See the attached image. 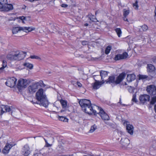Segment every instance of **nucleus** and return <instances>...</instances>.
Masks as SVG:
<instances>
[{
	"mask_svg": "<svg viewBox=\"0 0 156 156\" xmlns=\"http://www.w3.org/2000/svg\"><path fill=\"white\" fill-rule=\"evenodd\" d=\"M79 104L82 110L85 112L89 114L94 113L95 115L96 113L95 109L99 108V107L96 105H92L90 101L87 99L80 100L79 101Z\"/></svg>",
	"mask_w": 156,
	"mask_h": 156,
	"instance_id": "nucleus-1",
	"label": "nucleus"
},
{
	"mask_svg": "<svg viewBox=\"0 0 156 156\" xmlns=\"http://www.w3.org/2000/svg\"><path fill=\"white\" fill-rule=\"evenodd\" d=\"M36 99L39 104L42 106L46 108L49 104L46 96L44 94L43 90L39 89L36 93Z\"/></svg>",
	"mask_w": 156,
	"mask_h": 156,
	"instance_id": "nucleus-2",
	"label": "nucleus"
},
{
	"mask_svg": "<svg viewBox=\"0 0 156 156\" xmlns=\"http://www.w3.org/2000/svg\"><path fill=\"white\" fill-rule=\"evenodd\" d=\"M26 52L23 51H16L13 52L12 54L8 55L7 58L11 60H20L23 59L26 56Z\"/></svg>",
	"mask_w": 156,
	"mask_h": 156,
	"instance_id": "nucleus-3",
	"label": "nucleus"
},
{
	"mask_svg": "<svg viewBox=\"0 0 156 156\" xmlns=\"http://www.w3.org/2000/svg\"><path fill=\"white\" fill-rule=\"evenodd\" d=\"M126 74L124 73H121L117 78L116 80H115V77L114 76H109L108 79L106 80H105V82L106 83H115L116 84L120 83L126 76Z\"/></svg>",
	"mask_w": 156,
	"mask_h": 156,
	"instance_id": "nucleus-4",
	"label": "nucleus"
},
{
	"mask_svg": "<svg viewBox=\"0 0 156 156\" xmlns=\"http://www.w3.org/2000/svg\"><path fill=\"white\" fill-rule=\"evenodd\" d=\"M29 83V81L26 79H20L18 81L17 87L19 90L25 88Z\"/></svg>",
	"mask_w": 156,
	"mask_h": 156,
	"instance_id": "nucleus-5",
	"label": "nucleus"
},
{
	"mask_svg": "<svg viewBox=\"0 0 156 156\" xmlns=\"http://www.w3.org/2000/svg\"><path fill=\"white\" fill-rule=\"evenodd\" d=\"M147 93L151 95H156V86L153 85L147 86L146 88Z\"/></svg>",
	"mask_w": 156,
	"mask_h": 156,
	"instance_id": "nucleus-6",
	"label": "nucleus"
},
{
	"mask_svg": "<svg viewBox=\"0 0 156 156\" xmlns=\"http://www.w3.org/2000/svg\"><path fill=\"white\" fill-rule=\"evenodd\" d=\"M17 80L14 77L10 78L8 79L5 83L8 86L10 87H14L16 85Z\"/></svg>",
	"mask_w": 156,
	"mask_h": 156,
	"instance_id": "nucleus-7",
	"label": "nucleus"
},
{
	"mask_svg": "<svg viewBox=\"0 0 156 156\" xmlns=\"http://www.w3.org/2000/svg\"><path fill=\"white\" fill-rule=\"evenodd\" d=\"M99 110V114L100 115L102 119L104 120H108L109 117L108 115L101 108H99L98 109Z\"/></svg>",
	"mask_w": 156,
	"mask_h": 156,
	"instance_id": "nucleus-8",
	"label": "nucleus"
},
{
	"mask_svg": "<svg viewBox=\"0 0 156 156\" xmlns=\"http://www.w3.org/2000/svg\"><path fill=\"white\" fill-rule=\"evenodd\" d=\"M128 55V54L126 52H124L122 54H118L115 55L114 60L117 61L125 59L127 57Z\"/></svg>",
	"mask_w": 156,
	"mask_h": 156,
	"instance_id": "nucleus-9",
	"label": "nucleus"
},
{
	"mask_svg": "<svg viewBox=\"0 0 156 156\" xmlns=\"http://www.w3.org/2000/svg\"><path fill=\"white\" fill-rule=\"evenodd\" d=\"M15 145V144H10L9 143H7L2 150L3 153L4 154L8 153L10 149Z\"/></svg>",
	"mask_w": 156,
	"mask_h": 156,
	"instance_id": "nucleus-10",
	"label": "nucleus"
},
{
	"mask_svg": "<svg viewBox=\"0 0 156 156\" xmlns=\"http://www.w3.org/2000/svg\"><path fill=\"white\" fill-rule=\"evenodd\" d=\"M38 88L35 83L30 85L28 88V90L30 93H33L35 92Z\"/></svg>",
	"mask_w": 156,
	"mask_h": 156,
	"instance_id": "nucleus-11",
	"label": "nucleus"
},
{
	"mask_svg": "<svg viewBox=\"0 0 156 156\" xmlns=\"http://www.w3.org/2000/svg\"><path fill=\"white\" fill-rule=\"evenodd\" d=\"M150 97L147 94H144L140 95L139 97L140 101L143 103H145L146 101H149Z\"/></svg>",
	"mask_w": 156,
	"mask_h": 156,
	"instance_id": "nucleus-12",
	"label": "nucleus"
},
{
	"mask_svg": "<svg viewBox=\"0 0 156 156\" xmlns=\"http://www.w3.org/2000/svg\"><path fill=\"white\" fill-rule=\"evenodd\" d=\"M30 148L27 145L24 146L23 148L22 154L25 156H27L30 154Z\"/></svg>",
	"mask_w": 156,
	"mask_h": 156,
	"instance_id": "nucleus-13",
	"label": "nucleus"
},
{
	"mask_svg": "<svg viewBox=\"0 0 156 156\" xmlns=\"http://www.w3.org/2000/svg\"><path fill=\"white\" fill-rule=\"evenodd\" d=\"M136 79V76L134 74H129L127 75L126 80L128 82H130Z\"/></svg>",
	"mask_w": 156,
	"mask_h": 156,
	"instance_id": "nucleus-14",
	"label": "nucleus"
},
{
	"mask_svg": "<svg viewBox=\"0 0 156 156\" xmlns=\"http://www.w3.org/2000/svg\"><path fill=\"white\" fill-rule=\"evenodd\" d=\"M127 132L130 135H132L133 133V127L131 125L127 124L126 126Z\"/></svg>",
	"mask_w": 156,
	"mask_h": 156,
	"instance_id": "nucleus-15",
	"label": "nucleus"
},
{
	"mask_svg": "<svg viewBox=\"0 0 156 156\" xmlns=\"http://www.w3.org/2000/svg\"><path fill=\"white\" fill-rule=\"evenodd\" d=\"M100 75L101 77V79L103 83L105 82V80L104 79L107 77L108 76V73L106 71H101L100 72Z\"/></svg>",
	"mask_w": 156,
	"mask_h": 156,
	"instance_id": "nucleus-16",
	"label": "nucleus"
},
{
	"mask_svg": "<svg viewBox=\"0 0 156 156\" xmlns=\"http://www.w3.org/2000/svg\"><path fill=\"white\" fill-rule=\"evenodd\" d=\"M120 143L124 146H127L129 144V140L127 138H122L120 140Z\"/></svg>",
	"mask_w": 156,
	"mask_h": 156,
	"instance_id": "nucleus-17",
	"label": "nucleus"
},
{
	"mask_svg": "<svg viewBox=\"0 0 156 156\" xmlns=\"http://www.w3.org/2000/svg\"><path fill=\"white\" fill-rule=\"evenodd\" d=\"M2 111L1 112V115L3 114L5 112V111L3 110L4 109L6 112H9L11 111V109L9 106L8 105H2Z\"/></svg>",
	"mask_w": 156,
	"mask_h": 156,
	"instance_id": "nucleus-18",
	"label": "nucleus"
},
{
	"mask_svg": "<svg viewBox=\"0 0 156 156\" xmlns=\"http://www.w3.org/2000/svg\"><path fill=\"white\" fill-rule=\"evenodd\" d=\"M2 9L5 11H8L13 9V5L11 4H7Z\"/></svg>",
	"mask_w": 156,
	"mask_h": 156,
	"instance_id": "nucleus-19",
	"label": "nucleus"
},
{
	"mask_svg": "<svg viewBox=\"0 0 156 156\" xmlns=\"http://www.w3.org/2000/svg\"><path fill=\"white\" fill-rule=\"evenodd\" d=\"M35 28L30 27H22L23 31L26 32L31 31L35 30Z\"/></svg>",
	"mask_w": 156,
	"mask_h": 156,
	"instance_id": "nucleus-20",
	"label": "nucleus"
},
{
	"mask_svg": "<svg viewBox=\"0 0 156 156\" xmlns=\"http://www.w3.org/2000/svg\"><path fill=\"white\" fill-rule=\"evenodd\" d=\"M147 72H151L154 71L155 67L152 64H148L147 65Z\"/></svg>",
	"mask_w": 156,
	"mask_h": 156,
	"instance_id": "nucleus-21",
	"label": "nucleus"
},
{
	"mask_svg": "<svg viewBox=\"0 0 156 156\" xmlns=\"http://www.w3.org/2000/svg\"><path fill=\"white\" fill-rule=\"evenodd\" d=\"M23 30L22 27H14L12 30V32L13 34L17 33L19 31Z\"/></svg>",
	"mask_w": 156,
	"mask_h": 156,
	"instance_id": "nucleus-22",
	"label": "nucleus"
},
{
	"mask_svg": "<svg viewBox=\"0 0 156 156\" xmlns=\"http://www.w3.org/2000/svg\"><path fill=\"white\" fill-rule=\"evenodd\" d=\"M8 2L7 0H0V6L1 8H2L4 7Z\"/></svg>",
	"mask_w": 156,
	"mask_h": 156,
	"instance_id": "nucleus-23",
	"label": "nucleus"
},
{
	"mask_svg": "<svg viewBox=\"0 0 156 156\" xmlns=\"http://www.w3.org/2000/svg\"><path fill=\"white\" fill-rule=\"evenodd\" d=\"M23 66L30 69H32L33 67V65L29 63H24L23 64Z\"/></svg>",
	"mask_w": 156,
	"mask_h": 156,
	"instance_id": "nucleus-24",
	"label": "nucleus"
},
{
	"mask_svg": "<svg viewBox=\"0 0 156 156\" xmlns=\"http://www.w3.org/2000/svg\"><path fill=\"white\" fill-rule=\"evenodd\" d=\"M115 30L119 37H120L121 36L122 32L121 29L119 28H117L115 29Z\"/></svg>",
	"mask_w": 156,
	"mask_h": 156,
	"instance_id": "nucleus-25",
	"label": "nucleus"
},
{
	"mask_svg": "<svg viewBox=\"0 0 156 156\" xmlns=\"http://www.w3.org/2000/svg\"><path fill=\"white\" fill-rule=\"evenodd\" d=\"M37 85V87L38 88L39 86L41 87H45V85L43 83L42 81H40L39 82L35 83Z\"/></svg>",
	"mask_w": 156,
	"mask_h": 156,
	"instance_id": "nucleus-26",
	"label": "nucleus"
},
{
	"mask_svg": "<svg viewBox=\"0 0 156 156\" xmlns=\"http://www.w3.org/2000/svg\"><path fill=\"white\" fill-rule=\"evenodd\" d=\"M58 118L60 120L64 122H67L68 120V119L64 116H58Z\"/></svg>",
	"mask_w": 156,
	"mask_h": 156,
	"instance_id": "nucleus-27",
	"label": "nucleus"
},
{
	"mask_svg": "<svg viewBox=\"0 0 156 156\" xmlns=\"http://www.w3.org/2000/svg\"><path fill=\"white\" fill-rule=\"evenodd\" d=\"M60 102L63 108H65L67 106V102L66 101L64 100H60Z\"/></svg>",
	"mask_w": 156,
	"mask_h": 156,
	"instance_id": "nucleus-28",
	"label": "nucleus"
},
{
	"mask_svg": "<svg viewBox=\"0 0 156 156\" xmlns=\"http://www.w3.org/2000/svg\"><path fill=\"white\" fill-rule=\"evenodd\" d=\"M141 28H140V31H146L148 29L147 26L146 25H144L142 26H140Z\"/></svg>",
	"mask_w": 156,
	"mask_h": 156,
	"instance_id": "nucleus-29",
	"label": "nucleus"
},
{
	"mask_svg": "<svg viewBox=\"0 0 156 156\" xmlns=\"http://www.w3.org/2000/svg\"><path fill=\"white\" fill-rule=\"evenodd\" d=\"M112 47L111 46L109 45L106 48L105 50V54L107 55L109 53Z\"/></svg>",
	"mask_w": 156,
	"mask_h": 156,
	"instance_id": "nucleus-30",
	"label": "nucleus"
},
{
	"mask_svg": "<svg viewBox=\"0 0 156 156\" xmlns=\"http://www.w3.org/2000/svg\"><path fill=\"white\" fill-rule=\"evenodd\" d=\"M94 89H98L100 87V84L98 82H95L93 84L92 86Z\"/></svg>",
	"mask_w": 156,
	"mask_h": 156,
	"instance_id": "nucleus-31",
	"label": "nucleus"
},
{
	"mask_svg": "<svg viewBox=\"0 0 156 156\" xmlns=\"http://www.w3.org/2000/svg\"><path fill=\"white\" fill-rule=\"evenodd\" d=\"M97 129V126L95 124L94 125L91 126L90 129L89 130L90 133H92L93 132Z\"/></svg>",
	"mask_w": 156,
	"mask_h": 156,
	"instance_id": "nucleus-32",
	"label": "nucleus"
},
{
	"mask_svg": "<svg viewBox=\"0 0 156 156\" xmlns=\"http://www.w3.org/2000/svg\"><path fill=\"white\" fill-rule=\"evenodd\" d=\"M90 20L93 22H95L96 20V18H95L94 16L91 14V13L89 14L88 16Z\"/></svg>",
	"mask_w": 156,
	"mask_h": 156,
	"instance_id": "nucleus-33",
	"label": "nucleus"
},
{
	"mask_svg": "<svg viewBox=\"0 0 156 156\" xmlns=\"http://www.w3.org/2000/svg\"><path fill=\"white\" fill-rule=\"evenodd\" d=\"M123 16H127L129 13V10H126V9L123 10Z\"/></svg>",
	"mask_w": 156,
	"mask_h": 156,
	"instance_id": "nucleus-34",
	"label": "nucleus"
},
{
	"mask_svg": "<svg viewBox=\"0 0 156 156\" xmlns=\"http://www.w3.org/2000/svg\"><path fill=\"white\" fill-rule=\"evenodd\" d=\"M148 77V76L145 75H140L139 76V79L143 80L147 79Z\"/></svg>",
	"mask_w": 156,
	"mask_h": 156,
	"instance_id": "nucleus-35",
	"label": "nucleus"
},
{
	"mask_svg": "<svg viewBox=\"0 0 156 156\" xmlns=\"http://www.w3.org/2000/svg\"><path fill=\"white\" fill-rule=\"evenodd\" d=\"M105 123L106 124L108 125L111 128H113L114 127V125L109 122H105Z\"/></svg>",
	"mask_w": 156,
	"mask_h": 156,
	"instance_id": "nucleus-36",
	"label": "nucleus"
},
{
	"mask_svg": "<svg viewBox=\"0 0 156 156\" xmlns=\"http://www.w3.org/2000/svg\"><path fill=\"white\" fill-rule=\"evenodd\" d=\"M156 102V96L152 98L150 102L151 104L153 105Z\"/></svg>",
	"mask_w": 156,
	"mask_h": 156,
	"instance_id": "nucleus-37",
	"label": "nucleus"
},
{
	"mask_svg": "<svg viewBox=\"0 0 156 156\" xmlns=\"http://www.w3.org/2000/svg\"><path fill=\"white\" fill-rule=\"evenodd\" d=\"M30 58L31 59H41V58L35 55H31L30 57Z\"/></svg>",
	"mask_w": 156,
	"mask_h": 156,
	"instance_id": "nucleus-38",
	"label": "nucleus"
},
{
	"mask_svg": "<svg viewBox=\"0 0 156 156\" xmlns=\"http://www.w3.org/2000/svg\"><path fill=\"white\" fill-rule=\"evenodd\" d=\"M136 95L135 94L133 95V98L132 99V101L135 102H136L137 101L136 98Z\"/></svg>",
	"mask_w": 156,
	"mask_h": 156,
	"instance_id": "nucleus-39",
	"label": "nucleus"
},
{
	"mask_svg": "<svg viewBox=\"0 0 156 156\" xmlns=\"http://www.w3.org/2000/svg\"><path fill=\"white\" fill-rule=\"evenodd\" d=\"M2 67L4 69L7 66V62L6 61L4 60L2 61Z\"/></svg>",
	"mask_w": 156,
	"mask_h": 156,
	"instance_id": "nucleus-40",
	"label": "nucleus"
},
{
	"mask_svg": "<svg viewBox=\"0 0 156 156\" xmlns=\"http://www.w3.org/2000/svg\"><path fill=\"white\" fill-rule=\"evenodd\" d=\"M133 6L134 7L135 6V9H137L138 8V2L136 1L133 4Z\"/></svg>",
	"mask_w": 156,
	"mask_h": 156,
	"instance_id": "nucleus-41",
	"label": "nucleus"
},
{
	"mask_svg": "<svg viewBox=\"0 0 156 156\" xmlns=\"http://www.w3.org/2000/svg\"><path fill=\"white\" fill-rule=\"evenodd\" d=\"M88 44V42L87 41H83L82 42V44L83 45H87Z\"/></svg>",
	"mask_w": 156,
	"mask_h": 156,
	"instance_id": "nucleus-42",
	"label": "nucleus"
},
{
	"mask_svg": "<svg viewBox=\"0 0 156 156\" xmlns=\"http://www.w3.org/2000/svg\"><path fill=\"white\" fill-rule=\"evenodd\" d=\"M46 143L45 146L46 147H51L52 146V144H48V143L47 141H46V143Z\"/></svg>",
	"mask_w": 156,
	"mask_h": 156,
	"instance_id": "nucleus-43",
	"label": "nucleus"
},
{
	"mask_svg": "<svg viewBox=\"0 0 156 156\" xmlns=\"http://www.w3.org/2000/svg\"><path fill=\"white\" fill-rule=\"evenodd\" d=\"M19 18L20 19L23 21L25 19V17L24 16H19Z\"/></svg>",
	"mask_w": 156,
	"mask_h": 156,
	"instance_id": "nucleus-44",
	"label": "nucleus"
},
{
	"mask_svg": "<svg viewBox=\"0 0 156 156\" xmlns=\"http://www.w3.org/2000/svg\"><path fill=\"white\" fill-rule=\"evenodd\" d=\"M61 7L64 8H66L68 6V5L66 4H62L61 5Z\"/></svg>",
	"mask_w": 156,
	"mask_h": 156,
	"instance_id": "nucleus-45",
	"label": "nucleus"
},
{
	"mask_svg": "<svg viewBox=\"0 0 156 156\" xmlns=\"http://www.w3.org/2000/svg\"><path fill=\"white\" fill-rule=\"evenodd\" d=\"M123 20L124 21H128V20L127 18H126V16H123Z\"/></svg>",
	"mask_w": 156,
	"mask_h": 156,
	"instance_id": "nucleus-46",
	"label": "nucleus"
},
{
	"mask_svg": "<svg viewBox=\"0 0 156 156\" xmlns=\"http://www.w3.org/2000/svg\"><path fill=\"white\" fill-rule=\"evenodd\" d=\"M77 84L79 87H81L82 86L81 84L79 82H77Z\"/></svg>",
	"mask_w": 156,
	"mask_h": 156,
	"instance_id": "nucleus-47",
	"label": "nucleus"
},
{
	"mask_svg": "<svg viewBox=\"0 0 156 156\" xmlns=\"http://www.w3.org/2000/svg\"><path fill=\"white\" fill-rule=\"evenodd\" d=\"M153 61L154 62L156 63V57H154L153 58Z\"/></svg>",
	"mask_w": 156,
	"mask_h": 156,
	"instance_id": "nucleus-48",
	"label": "nucleus"
},
{
	"mask_svg": "<svg viewBox=\"0 0 156 156\" xmlns=\"http://www.w3.org/2000/svg\"><path fill=\"white\" fill-rule=\"evenodd\" d=\"M154 13H155V15H154L155 19V21H156V8H155V9Z\"/></svg>",
	"mask_w": 156,
	"mask_h": 156,
	"instance_id": "nucleus-49",
	"label": "nucleus"
},
{
	"mask_svg": "<svg viewBox=\"0 0 156 156\" xmlns=\"http://www.w3.org/2000/svg\"><path fill=\"white\" fill-rule=\"evenodd\" d=\"M30 19V17H25V19L24 20H29Z\"/></svg>",
	"mask_w": 156,
	"mask_h": 156,
	"instance_id": "nucleus-50",
	"label": "nucleus"
},
{
	"mask_svg": "<svg viewBox=\"0 0 156 156\" xmlns=\"http://www.w3.org/2000/svg\"><path fill=\"white\" fill-rule=\"evenodd\" d=\"M4 69L2 67L0 68V73L3 71Z\"/></svg>",
	"mask_w": 156,
	"mask_h": 156,
	"instance_id": "nucleus-51",
	"label": "nucleus"
},
{
	"mask_svg": "<svg viewBox=\"0 0 156 156\" xmlns=\"http://www.w3.org/2000/svg\"><path fill=\"white\" fill-rule=\"evenodd\" d=\"M25 0L26 1H28L29 2H34V1H36V0Z\"/></svg>",
	"mask_w": 156,
	"mask_h": 156,
	"instance_id": "nucleus-52",
	"label": "nucleus"
},
{
	"mask_svg": "<svg viewBox=\"0 0 156 156\" xmlns=\"http://www.w3.org/2000/svg\"><path fill=\"white\" fill-rule=\"evenodd\" d=\"M154 109L155 112L156 113V104L154 106Z\"/></svg>",
	"mask_w": 156,
	"mask_h": 156,
	"instance_id": "nucleus-53",
	"label": "nucleus"
},
{
	"mask_svg": "<svg viewBox=\"0 0 156 156\" xmlns=\"http://www.w3.org/2000/svg\"><path fill=\"white\" fill-rule=\"evenodd\" d=\"M84 26H85V27H87V26H88V24L87 23H85L84 24Z\"/></svg>",
	"mask_w": 156,
	"mask_h": 156,
	"instance_id": "nucleus-54",
	"label": "nucleus"
},
{
	"mask_svg": "<svg viewBox=\"0 0 156 156\" xmlns=\"http://www.w3.org/2000/svg\"><path fill=\"white\" fill-rule=\"evenodd\" d=\"M119 103H120L121 104V98H120V99H119Z\"/></svg>",
	"mask_w": 156,
	"mask_h": 156,
	"instance_id": "nucleus-55",
	"label": "nucleus"
},
{
	"mask_svg": "<svg viewBox=\"0 0 156 156\" xmlns=\"http://www.w3.org/2000/svg\"><path fill=\"white\" fill-rule=\"evenodd\" d=\"M121 105L123 106H125L126 105L124 104H121Z\"/></svg>",
	"mask_w": 156,
	"mask_h": 156,
	"instance_id": "nucleus-56",
	"label": "nucleus"
},
{
	"mask_svg": "<svg viewBox=\"0 0 156 156\" xmlns=\"http://www.w3.org/2000/svg\"><path fill=\"white\" fill-rule=\"evenodd\" d=\"M33 104H36V103H37L36 102H33V101H31ZM38 103H39L38 102ZM38 104V103H37Z\"/></svg>",
	"mask_w": 156,
	"mask_h": 156,
	"instance_id": "nucleus-57",
	"label": "nucleus"
},
{
	"mask_svg": "<svg viewBox=\"0 0 156 156\" xmlns=\"http://www.w3.org/2000/svg\"><path fill=\"white\" fill-rule=\"evenodd\" d=\"M44 140L45 141V143H46V141H47V140L44 138Z\"/></svg>",
	"mask_w": 156,
	"mask_h": 156,
	"instance_id": "nucleus-58",
	"label": "nucleus"
},
{
	"mask_svg": "<svg viewBox=\"0 0 156 156\" xmlns=\"http://www.w3.org/2000/svg\"><path fill=\"white\" fill-rule=\"evenodd\" d=\"M97 13V12H96L95 13L96 15Z\"/></svg>",
	"mask_w": 156,
	"mask_h": 156,
	"instance_id": "nucleus-59",
	"label": "nucleus"
},
{
	"mask_svg": "<svg viewBox=\"0 0 156 156\" xmlns=\"http://www.w3.org/2000/svg\"><path fill=\"white\" fill-rule=\"evenodd\" d=\"M83 156H87V155H84Z\"/></svg>",
	"mask_w": 156,
	"mask_h": 156,
	"instance_id": "nucleus-60",
	"label": "nucleus"
}]
</instances>
